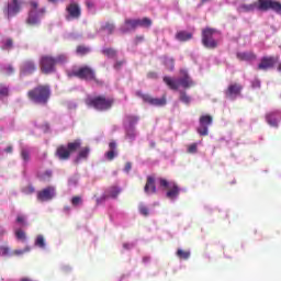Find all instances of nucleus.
<instances>
[{"mask_svg": "<svg viewBox=\"0 0 281 281\" xmlns=\"http://www.w3.org/2000/svg\"><path fill=\"white\" fill-rule=\"evenodd\" d=\"M207 2H211V0H201L202 5L207 3Z\"/></svg>", "mask_w": 281, "mask_h": 281, "instance_id": "obj_60", "label": "nucleus"}, {"mask_svg": "<svg viewBox=\"0 0 281 281\" xmlns=\"http://www.w3.org/2000/svg\"><path fill=\"white\" fill-rule=\"evenodd\" d=\"M150 258L149 257H145L143 258V262H149Z\"/></svg>", "mask_w": 281, "mask_h": 281, "instance_id": "obj_59", "label": "nucleus"}, {"mask_svg": "<svg viewBox=\"0 0 281 281\" xmlns=\"http://www.w3.org/2000/svg\"><path fill=\"white\" fill-rule=\"evenodd\" d=\"M109 149L110 150L106 151V154H104V158H106L108 161H112L117 156L116 143L115 142L109 143Z\"/></svg>", "mask_w": 281, "mask_h": 281, "instance_id": "obj_22", "label": "nucleus"}, {"mask_svg": "<svg viewBox=\"0 0 281 281\" xmlns=\"http://www.w3.org/2000/svg\"><path fill=\"white\" fill-rule=\"evenodd\" d=\"M280 121H281V111L280 110L270 111L266 114V122L271 127L278 128Z\"/></svg>", "mask_w": 281, "mask_h": 281, "instance_id": "obj_16", "label": "nucleus"}, {"mask_svg": "<svg viewBox=\"0 0 281 281\" xmlns=\"http://www.w3.org/2000/svg\"><path fill=\"white\" fill-rule=\"evenodd\" d=\"M35 247H40L41 249L45 248V238L43 235H37L34 243Z\"/></svg>", "mask_w": 281, "mask_h": 281, "instance_id": "obj_35", "label": "nucleus"}, {"mask_svg": "<svg viewBox=\"0 0 281 281\" xmlns=\"http://www.w3.org/2000/svg\"><path fill=\"white\" fill-rule=\"evenodd\" d=\"M180 75L183 76L182 78H179L178 83L183 87L184 89H188L190 87L194 86V82L192 79L189 77L187 70H180Z\"/></svg>", "mask_w": 281, "mask_h": 281, "instance_id": "obj_19", "label": "nucleus"}, {"mask_svg": "<svg viewBox=\"0 0 281 281\" xmlns=\"http://www.w3.org/2000/svg\"><path fill=\"white\" fill-rule=\"evenodd\" d=\"M239 10L243 13H250L258 10L260 12L272 11L279 15H281V2L278 0H257V2H252L250 4H241L239 5Z\"/></svg>", "mask_w": 281, "mask_h": 281, "instance_id": "obj_1", "label": "nucleus"}, {"mask_svg": "<svg viewBox=\"0 0 281 281\" xmlns=\"http://www.w3.org/2000/svg\"><path fill=\"white\" fill-rule=\"evenodd\" d=\"M151 147H155V143H151Z\"/></svg>", "mask_w": 281, "mask_h": 281, "instance_id": "obj_63", "label": "nucleus"}, {"mask_svg": "<svg viewBox=\"0 0 281 281\" xmlns=\"http://www.w3.org/2000/svg\"><path fill=\"white\" fill-rule=\"evenodd\" d=\"M146 194H155L156 193V186H155V178L147 177L145 189Z\"/></svg>", "mask_w": 281, "mask_h": 281, "instance_id": "obj_23", "label": "nucleus"}, {"mask_svg": "<svg viewBox=\"0 0 281 281\" xmlns=\"http://www.w3.org/2000/svg\"><path fill=\"white\" fill-rule=\"evenodd\" d=\"M241 91H243V86L238 85V83H234V85L228 86L226 91H224V94L229 100H235L237 97L240 95Z\"/></svg>", "mask_w": 281, "mask_h": 281, "instance_id": "obj_17", "label": "nucleus"}, {"mask_svg": "<svg viewBox=\"0 0 281 281\" xmlns=\"http://www.w3.org/2000/svg\"><path fill=\"white\" fill-rule=\"evenodd\" d=\"M137 27L138 26H137L136 22L133 19H126L125 20V26L121 27V32L123 34H126L131 31H135Z\"/></svg>", "mask_w": 281, "mask_h": 281, "instance_id": "obj_24", "label": "nucleus"}, {"mask_svg": "<svg viewBox=\"0 0 281 281\" xmlns=\"http://www.w3.org/2000/svg\"><path fill=\"white\" fill-rule=\"evenodd\" d=\"M9 95V88L3 85H0V97H8Z\"/></svg>", "mask_w": 281, "mask_h": 281, "instance_id": "obj_46", "label": "nucleus"}, {"mask_svg": "<svg viewBox=\"0 0 281 281\" xmlns=\"http://www.w3.org/2000/svg\"><path fill=\"white\" fill-rule=\"evenodd\" d=\"M145 41V36L138 35L135 37V45L143 43Z\"/></svg>", "mask_w": 281, "mask_h": 281, "instance_id": "obj_50", "label": "nucleus"}, {"mask_svg": "<svg viewBox=\"0 0 281 281\" xmlns=\"http://www.w3.org/2000/svg\"><path fill=\"white\" fill-rule=\"evenodd\" d=\"M279 58L274 56L262 57L260 64H258L257 69L261 71H267L273 69L276 64H278Z\"/></svg>", "mask_w": 281, "mask_h": 281, "instance_id": "obj_15", "label": "nucleus"}, {"mask_svg": "<svg viewBox=\"0 0 281 281\" xmlns=\"http://www.w3.org/2000/svg\"><path fill=\"white\" fill-rule=\"evenodd\" d=\"M102 32H108L109 35H112L115 31V25L111 22H106L104 25L101 26Z\"/></svg>", "mask_w": 281, "mask_h": 281, "instance_id": "obj_29", "label": "nucleus"}, {"mask_svg": "<svg viewBox=\"0 0 281 281\" xmlns=\"http://www.w3.org/2000/svg\"><path fill=\"white\" fill-rule=\"evenodd\" d=\"M147 79L157 80L158 79V72H155V71L147 72Z\"/></svg>", "mask_w": 281, "mask_h": 281, "instance_id": "obj_49", "label": "nucleus"}, {"mask_svg": "<svg viewBox=\"0 0 281 281\" xmlns=\"http://www.w3.org/2000/svg\"><path fill=\"white\" fill-rule=\"evenodd\" d=\"M5 153H7V154H12V146H8V147L5 148Z\"/></svg>", "mask_w": 281, "mask_h": 281, "instance_id": "obj_56", "label": "nucleus"}, {"mask_svg": "<svg viewBox=\"0 0 281 281\" xmlns=\"http://www.w3.org/2000/svg\"><path fill=\"white\" fill-rule=\"evenodd\" d=\"M236 56L239 61H254L257 58L254 52H240Z\"/></svg>", "mask_w": 281, "mask_h": 281, "instance_id": "obj_21", "label": "nucleus"}, {"mask_svg": "<svg viewBox=\"0 0 281 281\" xmlns=\"http://www.w3.org/2000/svg\"><path fill=\"white\" fill-rule=\"evenodd\" d=\"M23 4V0H10V2H8L7 7L3 8V14L7 16L8 21L21 12Z\"/></svg>", "mask_w": 281, "mask_h": 281, "instance_id": "obj_10", "label": "nucleus"}, {"mask_svg": "<svg viewBox=\"0 0 281 281\" xmlns=\"http://www.w3.org/2000/svg\"><path fill=\"white\" fill-rule=\"evenodd\" d=\"M126 120L128 122V126L134 127L135 124H137V122L139 121V116L136 115H127Z\"/></svg>", "mask_w": 281, "mask_h": 281, "instance_id": "obj_40", "label": "nucleus"}, {"mask_svg": "<svg viewBox=\"0 0 281 281\" xmlns=\"http://www.w3.org/2000/svg\"><path fill=\"white\" fill-rule=\"evenodd\" d=\"M138 212L145 217L149 215V210L145 205L138 206Z\"/></svg>", "mask_w": 281, "mask_h": 281, "instance_id": "obj_44", "label": "nucleus"}, {"mask_svg": "<svg viewBox=\"0 0 281 281\" xmlns=\"http://www.w3.org/2000/svg\"><path fill=\"white\" fill-rule=\"evenodd\" d=\"M115 103V99L106 98L105 95H94L86 99V105L93 108L100 112H105L111 110L113 104Z\"/></svg>", "mask_w": 281, "mask_h": 281, "instance_id": "obj_5", "label": "nucleus"}, {"mask_svg": "<svg viewBox=\"0 0 281 281\" xmlns=\"http://www.w3.org/2000/svg\"><path fill=\"white\" fill-rule=\"evenodd\" d=\"M121 189L116 186H112L106 191H104V195H102L103 200L106 199H117V196L121 194Z\"/></svg>", "mask_w": 281, "mask_h": 281, "instance_id": "obj_20", "label": "nucleus"}, {"mask_svg": "<svg viewBox=\"0 0 281 281\" xmlns=\"http://www.w3.org/2000/svg\"><path fill=\"white\" fill-rule=\"evenodd\" d=\"M35 192V188L32 184H27L24 188V194L30 195V194H34Z\"/></svg>", "mask_w": 281, "mask_h": 281, "instance_id": "obj_45", "label": "nucleus"}, {"mask_svg": "<svg viewBox=\"0 0 281 281\" xmlns=\"http://www.w3.org/2000/svg\"><path fill=\"white\" fill-rule=\"evenodd\" d=\"M26 95L31 102L45 106L52 97V90L49 89L48 85H40L27 91Z\"/></svg>", "mask_w": 281, "mask_h": 281, "instance_id": "obj_3", "label": "nucleus"}, {"mask_svg": "<svg viewBox=\"0 0 281 281\" xmlns=\"http://www.w3.org/2000/svg\"><path fill=\"white\" fill-rule=\"evenodd\" d=\"M52 177H53V171L46 170L44 173L40 175V180L42 182H48L49 180H52Z\"/></svg>", "mask_w": 281, "mask_h": 281, "instance_id": "obj_34", "label": "nucleus"}, {"mask_svg": "<svg viewBox=\"0 0 281 281\" xmlns=\"http://www.w3.org/2000/svg\"><path fill=\"white\" fill-rule=\"evenodd\" d=\"M31 151L27 147H24L21 149V158L24 160L25 164H27L31 159Z\"/></svg>", "mask_w": 281, "mask_h": 281, "instance_id": "obj_31", "label": "nucleus"}, {"mask_svg": "<svg viewBox=\"0 0 281 281\" xmlns=\"http://www.w3.org/2000/svg\"><path fill=\"white\" fill-rule=\"evenodd\" d=\"M81 147V140L77 139L68 143V145H59L56 147L55 156L60 161H67L71 158V155Z\"/></svg>", "mask_w": 281, "mask_h": 281, "instance_id": "obj_6", "label": "nucleus"}, {"mask_svg": "<svg viewBox=\"0 0 281 281\" xmlns=\"http://www.w3.org/2000/svg\"><path fill=\"white\" fill-rule=\"evenodd\" d=\"M101 53L103 54V56H105L108 58H116V56H117V52L112 47L103 48L101 50Z\"/></svg>", "mask_w": 281, "mask_h": 281, "instance_id": "obj_28", "label": "nucleus"}, {"mask_svg": "<svg viewBox=\"0 0 281 281\" xmlns=\"http://www.w3.org/2000/svg\"><path fill=\"white\" fill-rule=\"evenodd\" d=\"M166 68L172 71L175 69V59L173 58H165Z\"/></svg>", "mask_w": 281, "mask_h": 281, "instance_id": "obj_41", "label": "nucleus"}, {"mask_svg": "<svg viewBox=\"0 0 281 281\" xmlns=\"http://www.w3.org/2000/svg\"><path fill=\"white\" fill-rule=\"evenodd\" d=\"M187 154L189 155H196L198 154V144H189L187 145Z\"/></svg>", "mask_w": 281, "mask_h": 281, "instance_id": "obj_39", "label": "nucleus"}, {"mask_svg": "<svg viewBox=\"0 0 281 281\" xmlns=\"http://www.w3.org/2000/svg\"><path fill=\"white\" fill-rule=\"evenodd\" d=\"M91 53V48L85 45H79L77 47V54L79 56H86L87 54Z\"/></svg>", "mask_w": 281, "mask_h": 281, "instance_id": "obj_32", "label": "nucleus"}, {"mask_svg": "<svg viewBox=\"0 0 281 281\" xmlns=\"http://www.w3.org/2000/svg\"><path fill=\"white\" fill-rule=\"evenodd\" d=\"M216 34V29L205 27L202 30V45L204 48L214 50L218 47V41L214 38Z\"/></svg>", "mask_w": 281, "mask_h": 281, "instance_id": "obj_8", "label": "nucleus"}, {"mask_svg": "<svg viewBox=\"0 0 281 281\" xmlns=\"http://www.w3.org/2000/svg\"><path fill=\"white\" fill-rule=\"evenodd\" d=\"M36 71V64L33 59H26L24 64H22V72L24 76H32Z\"/></svg>", "mask_w": 281, "mask_h": 281, "instance_id": "obj_18", "label": "nucleus"}, {"mask_svg": "<svg viewBox=\"0 0 281 281\" xmlns=\"http://www.w3.org/2000/svg\"><path fill=\"white\" fill-rule=\"evenodd\" d=\"M279 72H281V63L279 64V67L277 68Z\"/></svg>", "mask_w": 281, "mask_h": 281, "instance_id": "obj_62", "label": "nucleus"}, {"mask_svg": "<svg viewBox=\"0 0 281 281\" xmlns=\"http://www.w3.org/2000/svg\"><path fill=\"white\" fill-rule=\"evenodd\" d=\"M66 210L69 211V206H66Z\"/></svg>", "mask_w": 281, "mask_h": 281, "instance_id": "obj_64", "label": "nucleus"}, {"mask_svg": "<svg viewBox=\"0 0 281 281\" xmlns=\"http://www.w3.org/2000/svg\"><path fill=\"white\" fill-rule=\"evenodd\" d=\"M27 5H30V10L27 11L26 24L38 26L41 19L47 13V9L45 7L40 8L38 1L35 0L27 1Z\"/></svg>", "mask_w": 281, "mask_h": 281, "instance_id": "obj_4", "label": "nucleus"}, {"mask_svg": "<svg viewBox=\"0 0 281 281\" xmlns=\"http://www.w3.org/2000/svg\"><path fill=\"white\" fill-rule=\"evenodd\" d=\"M85 5L88 10H93L95 8V2L92 0H86Z\"/></svg>", "mask_w": 281, "mask_h": 281, "instance_id": "obj_47", "label": "nucleus"}, {"mask_svg": "<svg viewBox=\"0 0 281 281\" xmlns=\"http://www.w3.org/2000/svg\"><path fill=\"white\" fill-rule=\"evenodd\" d=\"M71 76L77 77L79 80L93 81L99 86L103 85V81L98 79L95 70L89 66H80L78 70L71 72Z\"/></svg>", "mask_w": 281, "mask_h": 281, "instance_id": "obj_7", "label": "nucleus"}, {"mask_svg": "<svg viewBox=\"0 0 281 281\" xmlns=\"http://www.w3.org/2000/svg\"><path fill=\"white\" fill-rule=\"evenodd\" d=\"M70 204H72L74 207L81 206L83 204L82 196L74 195L72 199H70Z\"/></svg>", "mask_w": 281, "mask_h": 281, "instance_id": "obj_30", "label": "nucleus"}, {"mask_svg": "<svg viewBox=\"0 0 281 281\" xmlns=\"http://www.w3.org/2000/svg\"><path fill=\"white\" fill-rule=\"evenodd\" d=\"M5 233H7V232H5L4 229L0 231V236H4Z\"/></svg>", "mask_w": 281, "mask_h": 281, "instance_id": "obj_61", "label": "nucleus"}, {"mask_svg": "<svg viewBox=\"0 0 281 281\" xmlns=\"http://www.w3.org/2000/svg\"><path fill=\"white\" fill-rule=\"evenodd\" d=\"M15 238L18 240L25 241L27 239V235L25 234V232L23 229L18 228L15 231Z\"/></svg>", "mask_w": 281, "mask_h": 281, "instance_id": "obj_37", "label": "nucleus"}, {"mask_svg": "<svg viewBox=\"0 0 281 281\" xmlns=\"http://www.w3.org/2000/svg\"><path fill=\"white\" fill-rule=\"evenodd\" d=\"M21 281H33V280H31V279L27 278V277H24V278L21 279Z\"/></svg>", "mask_w": 281, "mask_h": 281, "instance_id": "obj_58", "label": "nucleus"}, {"mask_svg": "<svg viewBox=\"0 0 281 281\" xmlns=\"http://www.w3.org/2000/svg\"><path fill=\"white\" fill-rule=\"evenodd\" d=\"M89 153H90L89 147H85V148L80 149L77 159L78 160L87 159L89 156Z\"/></svg>", "mask_w": 281, "mask_h": 281, "instance_id": "obj_38", "label": "nucleus"}, {"mask_svg": "<svg viewBox=\"0 0 281 281\" xmlns=\"http://www.w3.org/2000/svg\"><path fill=\"white\" fill-rule=\"evenodd\" d=\"M162 82H165L170 90H179V81L175 80L172 77H162Z\"/></svg>", "mask_w": 281, "mask_h": 281, "instance_id": "obj_26", "label": "nucleus"}, {"mask_svg": "<svg viewBox=\"0 0 281 281\" xmlns=\"http://www.w3.org/2000/svg\"><path fill=\"white\" fill-rule=\"evenodd\" d=\"M192 38L193 34L187 31H179L178 33H176V40H178L180 43H187Z\"/></svg>", "mask_w": 281, "mask_h": 281, "instance_id": "obj_25", "label": "nucleus"}, {"mask_svg": "<svg viewBox=\"0 0 281 281\" xmlns=\"http://www.w3.org/2000/svg\"><path fill=\"white\" fill-rule=\"evenodd\" d=\"M31 248L30 247H25L24 249H15L13 251L10 252V256H15V257H20L23 256L26 252H30Z\"/></svg>", "mask_w": 281, "mask_h": 281, "instance_id": "obj_36", "label": "nucleus"}, {"mask_svg": "<svg viewBox=\"0 0 281 281\" xmlns=\"http://www.w3.org/2000/svg\"><path fill=\"white\" fill-rule=\"evenodd\" d=\"M57 194L56 189L54 186H48L45 189H42L41 191L36 192V199L41 203H47L55 199V195Z\"/></svg>", "mask_w": 281, "mask_h": 281, "instance_id": "obj_13", "label": "nucleus"}, {"mask_svg": "<svg viewBox=\"0 0 281 281\" xmlns=\"http://www.w3.org/2000/svg\"><path fill=\"white\" fill-rule=\"evenodd\" d=\"M180 101L183 102L186 105L190 104V97L187 94V92H180Z\"/></svg>", "mask_w": 281, "mask_h": 281, "instance_id": "obj_42", "label": "nucleus"}, {"mask_svg": "<svg viewBox=\"0 0 281 281\" xmlns=\"http://www.w3.org/2000/svg\"><path fill=\"white\" fill-rule=\"evenodd\" d=\"M5 71H7V75L10 76V75H12L14 72V68L12 66H8L5 68Z\"/></svg>", "mask_w": 281, "mask_h": 281, "instance_id": "obj_53", "label": "nucleus"}, {"mask_svg": "<svg viewBox=\"0 0 281 281\" xmlns=\"http://www.w3.org/2000/svg\"><path fill=\"white\" fill-rule=\"evenodd\" d=\"M134 21L137 27L149 29L150 26H153V20H150L149 18L135 19Z\"/></svg>", "mask_w": 281, "mask_h": 281, "instance_id": "obj_27", "label": "nucleus"}, {"mask_svg": "<svg viewBox=\"0 0 281 281\" xmlns=\"http://www.w3.org/2000/svg\"><path fill=\"white\" fill-rule=\"evenodd\" d=\"M68 61V57L65 54L56 55H42L40 58V71L43 75H53L57 71V65H65Z\"/></svg>", "mask_w": 281, "mask_h": 281, "instance_id": "obj_2", "label": "nucleus"}, {"mask_svg": "<svg viewBox=\"0 0 281 281\" xmlns=\"http://www.w3.org/2000/svg\"><path fill=\"white\" fill-rule=\"evenodd\" d=\"M16 222L20 223V224H24V225H27V223L25 222V217L20 215L16 217Z\"/></svg>", "mask_w": 281, "mask_h": 281, "instance_id": "obj_52", "label": "nucleus"}, {"mask_svg": "<svg viewBox=\"0 0 281 281\" xmlns=\"http://www.w3.org/2000/svg\"><path fill=\"white\" fill-rule=\"evenodd\" d=\"M199 127L198 134L200 136H207L209 135V127L213 124V117L210 114H204L199 119Z\"/></svg>", "mask_w": 281, "mask_h": 281, "instance_id": "obj_14", "label": "nucleus"}, {"mask_svg": "<svg viewBox=\"0 0 281 281\" xmlns=\"http://www.w3.org/2000/svg\"><path fill=\"white\" fill-rule=\"evenodd\" d=\"M0 256L2 257L11 256L10 248L7 246H0Z\"/></svg>", "mask_w": 281, "mask_h": 281, "instance_id": "obj_43", "label": "nucleus"}, {"mask_svg": "<svg viewBox=\"0 0 281 281\" xmlns=\"http://www.w3.org/2000/svg\"><path fill=\"white\" fill-rule=\"evenodd\" d=\"M176 256H178L180 260H188L190 258V251L178 249V252H176Z\"/></svg>", "mask_w": 281, "mask_h": 281, "instance_id": "obj_33", "label": "nucleus"}, {"mask_svg": "<svg viewBox=\"0 0 281 281\" xmlns=\"http://www.w3.org/2000/svg\"><path fill=\"white\" fill-rule=\"evenodd\" d=\"M5 48L7 49H11L12 48V40L11 38L5 41Z\"/></svg>", "mask_w": 281, "mask_h": 281, "instance_id": "obj_54", "label": "nucleus"}, {"mask_svg": "<svg viewBox=\"0 0 281 281\" xmlns=\"http://www.w3.org/2000/svg\"><path fill=\"white\" fill-rule=\"evenodd\" d=\"M126 136L128 137V139H135L136 134L134 130H132V131H127Z\"/></svg>", "mask_w": 281, "mask_h": 281, "instance_id": "obj_51", "label": "nucleus"}, {"mask_svg": "<svg viewBox=\"0 0 281 281\" xmlns=\"http://www.w3.org/2000/svg\"><path fill=\"white\" fill-rule=\"evenodd\" d=\"M160 187L165 189L166 192V198L173 201L178 199L180 194V188L179 184L175 181H168L165 178L159 179Z\"/></svg>", "mask_w": 281, "mask_h": 281, "instance_id": "obj_9", "label": "nucleus"}, {"mask_svg": "<svg viewBox=\"0 0 281 281\" xmlns=\"http://www.w3.org/2000/svg\"><path fill=\"white\" fill-rule=\"evenodd\" d=\"M66 21H78L81 18V7H79L78 2H70L66 5Z\"/></svg>", "mask_w": 281, "mask_h": 281, "instance_id": "obj_12", "label": "nucleus"}, {"mask_svg": "<svg viewBox=\"0 0 281 281\" xmlns=\"http://www.w3.org/2000/svg\"><path fill=\"white\" fill-rule=\"evenodd\" d=\"M136 97L140 98L143 100V102L149 104L150 106L162 108L167 104L166 95H162L159 99V98H154L149 94H145L142 91H137Z\"/></svg>", "mask_w": 281, "mask_h": 281, "instance_id": "obj_11", "label": "nucleus"}, {"mask_svg": "<svg viewBox=\"0 0 281 281\" xmlns=\"http://www.w3.org/2000/svg\"><path fill=\"white\" fill-rule=\"evenodd\" d=\"M132 169V164L131 162H126L125 165V172H130Z\"/></svg>", "mask_w": 281, "mask_h": 281, "instance_id": "obj_55", "label": "nucleus"}, {"mask_svg": "<svg viewBox=\"0 0 281 281\" xmlns=\"http://www.w3.org/2000/svg\"><path fill=\"white\" fill-rule=\"evenodd\" d=\"M124 65H125V60L115 61L113 65V69L120 70L121 67H123Z\"/></svg>", "mask_w": 281, "mask_h": 281, "instance_id": "obj_48", "label": "nucleus"}, {"mask_svg": "<svg viewBox=\"0 0 281 281\" xmlns=\"http://www.w3.org/2000/svg\"><path fill=\"white\" fill-rule=\"evenodd\" d=\"M60 1L61 0H48V2L54 3V4H56V3L60 2Z\"/></svg>", "mask_w": 281, "mask_h": 281, "instance_id": "obj_57", "label": "nucleus"}]
</instances>
